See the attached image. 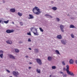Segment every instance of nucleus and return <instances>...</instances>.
I'll list each match as a JSON object with an SVG mask.
<instances>
[{
    "label": "nucleus",
    "instance_id": "12",
    "mask_svg": "<svg viewBox=\"0 0 77 77\" xmlns=\"http://www.w3.org/2000/svg\"><path fill=\"white\" fill-rule=\"evenodd\" d=\"M29 17H28V19H33L34 17H33V15L32 14H29Z\"/></svg>",
    "mask_w": 77,
    "mask_h": 77
},
{
    "label": "nucleus",
    "instance_id": "39",
    "mask_svg": "<svg viewBox=\"0 0 77 77\" xmlns=\"http://www.w3.org/2000/svg\"><path fill=\"white\" fill-rule=\"evenodd\" d=\"M63 71H65V70H66V68L64 67L63 68Z\"/></svg>",
    "mask_w": 77,
    "mask_h": 77
},
{
    "label": "nucleus",
    "instance_id": "23",
    "mask_svg": "<svg viewBox=\"0 0 77 77\" xmlns=\"http://www.w3.org/2000/svg\"><path fill=\"white\" fill-rule=\"evenodd\" d=\"M34 51L36 53H38V50L37 49H34Z\"/></svg>",
    "mask_w": 77,
    "mask_h": 77
},
{
    "label": "nucleus",
    "instance_id": "24",
    "mask_svg": "<svg viewBox=\"0 0 77 77\" xmlns=\"http://www.w3.org/2000/svg\"><path fill=\"white\" fill-rule=\"evenodd\" d=\"M71 37H72V38H74V35L72 33L71 34Z\"/></svg>",
    "mask_w": 77,
    "mask_h": 77
},
{
    "label": "nucleus",
    "instance_id": "21",
    "mask_svg": "<svg viewBox=\"0 0 77 77\" xmlns=\"http://www.w3.org/2000/svg\"><path fill=\"white\" fill-rule=\"evenodd\" d=\"M75 26L74 25H71L70 26V28H75Z\"/></svg>",
    "mask_w": 77,
    "mask_h": 77
},
{
    "label": "nucleus",
    "instance_id": "3",
    "mask_svg": "<svg viewBox=\"0 0 77 77\" xmlns=\"http://www.w3.org/2000/svg\"><path fill=\"white\" fill-rule=\"evenodd\" d=\"M13 74L15 76H18L20 74V73L17 71H14L13 72Z\"/></svg>",
    "mask_w": 77,
    "mask_h": 77
},
{
    "label": "nucleus",
    "instance_id": "17",
    "mask_svg": "<svg viewBox=\"0 0 77 77\" xmlns=\"http://www.w3.org/2000/svg\"><path fill=\"white\" fill-rule=\"evenodd\" d=\"M57 9V7H54L52 8V9L54 11H56Z\"/></svg>",
    "mask_w": 77,
    "mask_h": 77
},
{
    "label": "nucleus",
    "instance_id": "27",
    "mask_svg": "<svg viewBox=\"0 0 77 77\" xmlns=\"http://www.w3.org/2000/svg\"><path fill=\"white\" fill-rule=\"evenodd\" d=\"M39 29L40 30L41 32H44V30L43 29H42L41 28H39Z\"/></svg>",
    "mask_w": 77,
    "mask_h": 77
},
{
    "label": "nucleus",
    "instance_id": "19",
    "mask_svg": "<svg viewBox=\"0 0 77 77\" xmlns=\"http://www.w3.org/2000/svg\"><path fill=\"white\" fill-rule=\"evenodd\" d=\"M14 50H15V51L16 53H19V51H20L19 50L17 49H15Z\"/></svg>",
    "mask_w": 77,
    "mask_h": 77
},
{
    "label": "nucleus",
    "instance_id": "13",
    "mask_svg": "<svg viewBox=\"0 0 77 77\" xmlns=\"http://www.w3.org/2000/svg\"><path fill=\"white\" fill-rule=\"evenodd\" d=\"M55 52L57 54H58V55H60V52H59V51H58V50H56L55 51Z\"/></svg>",
    "mask_w": 77,
    "mask_h": 77
},
{
    "label": "nucleus",
    "instance_id": "28",
    "mask_svg": "<svg viewBox=\"0 0 77 77\" xmlns=\"http://www.w3.org/2000/svg\"><path fill=\"white\" fill-rule=\"evenodd\" d=\"M27 35H29V36H31V32H29L27 33Z\"/></svg>",
    "mask_w": 77,
    "mask_h": 77
},
{
    "label": "nucleus",
    "instance_id": "38",
    "mask_svg": "<svg viewBox=\"0 0 77 77\" xmlns=\"http://www.w3.org/2000/svg\"><path fill=\"white\" fill-rule=\"evenodd\" d=\"M6 70L9 73V72H10V71L9 70Z\"/></svg>",
    "mask_w": 77,
    "mask_h": 77
},
{
    "label": "nucleus",
    "instance_id": "53",
    "mask_svg": "<svg viewBox=\"0 0 77 77\" xmlns=\"http://www.w3.org/2000/svg\"><path fill=\"white\" fill-rule=\"evenodd\" d=\"M2 23V24H3V23Z\"/></svg>",
    "mask_w": 77,
    "mask_h": 77
},
{
    "label": "nucleus",
    "instance_id": "50",
    "mask_svg": "<svg viewBox=\"0 0 77 77\" xmlns=\"http://www.w3.org/2000/svg\"><path fill=\"white\" fill-rule=\"evenodd\" d=\"M67 16H69V14H68Z\"/></svg>",
    "mask_w": 77,
    "mask_h": 77
},
{
    "label": "nucleus",
    "instance_id": "9",
    "mask_svg": "<svg viewBox=\"0 0 77 77\" xmlns=\"http://www.w3.org/2000/svg\"><path fill=\"white\" fill-rule=\"evenodd\" d=\"M6 42L7 43V44H12V42L9 40L6 41Z\"/></svg>",
    "mask_w": 77,
    "mask_h": 77
},
{
    "label": "nucleus",
    "instance_id": "31",
    "mask_svg": "<svg viewBox=\"0 0 77 77\" xmlns=\"http://www.w3.org/2000/svg\"><path fill=\"white\" fill-rule=\"evenodd\" d=\"M66 71L68 73V74H70L71 72L69 71V70H66Z\"/></svg>",
    "mask_w": 77,
    "mask_h": 77
},
{
    "label": "nucleus",
    "instance_id": "18",
    "mask_svg": "<svg viewBox=\"0 0 77 77\" xmlns=\"http://www.w3.org/2000/svg\"><path fill=\"white\" fill-rule=\"evenodd\" d=\"M48 59L49 61H51L52 60V57H48Z\"/></svg>",
    "mask_w": 77,
    "mask_h": 77
},
{
    "label": "nucleus",
    "instance_id": "46",
    "mask_svg": "<svg viewBox=\"0 0 77 77\" xmlns=\"http://www.w3.org/2000/svg\"><path fill=\"white\" fill-rule=\"evenodd\" d=\"M26 57L27 58V57H28V56H26Z\"/></svg>",
    "mask_w": 77,
    "mask_h": 77
},
{
    "label": "nucleus",
    "instance_id": "14",
    "mask_svg": "<svg viewBox=\"0 0 77 77\" xmlns=\"http://www.w3.org/2000/svg\"><path fill=\"white\" fill-rule=\"evenodd\" d=\"M69 63L70 64H72L73 63H74V60L72 59H71L69 61Z\"/></svg>",
    "mask_w": 77,
    "mask_h": 77
},
{
    "label": "nucleus",
    "instance_id": "48",
    "mask_svg": "<svg viewBox=\"0 0 77 77\" xmlns=\"http://www.w3.org/2000/svg\"><path fill=\"white\" fill-rule=\"evenodd\" d=\"M29 64H32V63H31V62H30V63H29Z\"/></svg>",
    "mask_w": 77,
    "mask_h": 77
},
{
    "label": "nucleus",
    "instance_id": "26",
    "mask_svg": "<svg viewBox=\"0 0 77 77\" xmlns=\"http://www.w3.org/2000/svg\"><path fill=\"white\" fill-rule=\"evenodd\" d=\"M66 71L67 70H69V66L68 65H67L66 66Z\"/></svg>",
    "mask_w": 77,
    "mask_h": 77
},
{
    "label": "nucleus",
    "instance_id": "2",
    "mask_svg": "<svg viewBox=\"0 0 77 77\" xmlns=\"http://www.w3.org/2000/svg\"><path fill=\"white\" fill-rule=\"evenodd\" d=\"M31 31L32 32V33L34 34V35L35 36H38L39 35V32H38V28H34L32 27L30 28Z\"/></svg>",
    "mask_w": 77,
    "mask_h": 77
},
{
    "label": "nucleus",
    "instance_id": "43",
    "mask_svg": "<svg viewBox=\"0 0 77 77\" xmlns=\"http://www.w3.org/2000/svg\"><path fill=\"white\" fill-rule=\"evenodd\" d=\"M60 73L61 74H63V72H60Z\"/></svg>",
    "mask_w": 77,
    "mask_h": 77
},
{
    "label": "nucleus",
    "instance_id": "49",
    "mask_svg": "<svg viewBox=\"0 0 77 77\" xmlns=\"http://www.w3.org/2000/svg\"><path fill=\"white\" fill-rule=\"evenodd\" d=\"M49 77H51V75H50L49 76Z\"/></svg>",
    "mask_w": 77,
    "mask_h": 77
},
{
    "label": "nucleus",
    "instance_id": "5",
    "mask_svg": "<svg viewBox=\"0 0 77 77\" xmlns=\"http://www.w3.org/2000/svg\"><path fill=\"white\" fill-rule=\"evenodd\" d=\"M61 42L63 45H66L67 44V41L66 40H62Z\"/></svg>",
    "mask_w": 77,
    "mask_h": 77
},
{
    "label": "nucleus",
    "instance_id": "30",
    "mask_svg": "<svg viewBox=\"0 0 77 77\" xmlns=\"http://www.w3.org/2000/svg\"><path fill=\"white\" fill-rule=\"evenodd\" d=\"M3 54H1L0 55V57L1 58H3Z\"/></svg>",
    "mask_w": 77,
    "mask_h": 77
},
{
    "label": "nucleus",
    "instance_id": "7",
    "mask_svg": "<svg viewBox=\"0 0 77 77\" xmlns=\"http://www.w3.org/2000/svg\"><path fill=\"white\" fill-rule=\"evenodd\" d=\"M64 28V26L62 25H60V29L62 32H64V30L63 28Z\"/></svg>",
    "mask_w": 77,
    "mask_h": 77
},
{
    "label": "nucleus",
    "instance_id": "8",
    "mask_svg": "<svg viewBox=\"0 0 77 77\" xmlns=\"http://www.w3.org/2000/svg\"><path fill=\"white\" fill-rule=\"evenodd\" d=\"M8 57H9L10 58H11V59H15V57L11 54H8Z\"/></svg>",
    "mask_w": 77,
    "mask_h": 77
},
{
    "label": "nucleus",
    "instance_id": "15",
    "mask_svg": "<svg viewBox=\"0 0 77 77\" xmlns=\"http://www.w3.org/2000/svg\"><path fill=\"white\" fill-rule=\"evenodd\" d=\"M45 16H46V17H47L50 18H52V17H51V16H50V15L48 14H46L45 15Z\"/></svg>",
    "mask_w": 77,
    "mask_h": 77
},
{
    "label": "nucleus",
    "instance_id": "4",
    "mask_svg": "<svg viewBox=\"0 0 77 77\" xmlns=\"http://www.w3.org/2000/svg\"><path fill=\"white\" fill-rule=\"evenodd\" d=\"M36 62L39 65H42V61L39 58H37L36 59Z\"/></svg>",
    "mask_w": 77,
    "mask_h": 77
},
{
    "label": "nucleus",
    "instance_id": "37",
    "mask_svg": "<svg viewBox=\"0 0 77 77\" xmlns=\"http://www.w3.org/2000/svg\"><path fill=\"white\" fill-rule=\"evenodd\" d=\"M62 64L63 65H65V63L64 62H62Z\"/></svg>",
    "mask_w": 77,
    "mask_h": 77
},
{
    "label": "nucleus",
    "instance_id": "34",
    "mask_svg": "<svg viewBox=\"0 0 77 77\" xmlns=\"http://www.w3.org/2000/svg\"><path fill=\"white\" fill-rule=\"evenodd\" d=\"M2 20H3V19H0V23H1L3 21Z\"/></svg>",
    "mask_w": 77,
    "mask_h": 77
},
{
    "label": "nucleus",
    "instance_id": "20",
    "mask_svg": "<svg viewBox=\"0 0 77 77\" xmlns=\"http://www.w3.org/2000/svg\"><path fill=\"white\" fill-rule=\"evenodd\" d=\"M17 14L19 16H21L22 15H23V14L22 13H20V12H18L17 13Z\"/></svg>",
    "mask_w": 77,
    "mask_h": 77
},
{
    "label": "nucleus",
    "instance_id": "1",
    "mask_svg": "<svg viewBox=\"0 0 77 77\" xmlns=\"http://www.w3.org/2000/svg\"><path fill=\"white\" fill-rule=\"evenodd\" d=\"M32 11L36 15H39L40 13H41V11H40V10L38 7H35L33 8Z\"/></svg>",
    "mask_w": 77,
    "mask_h": 77
},
{
    "label": "nucleus",
    "instance_id": "29",
    "mask_svg": "<svg viewBox=\"0 0 77 77\" xmlns=\"http://www.w3.org/2000/svg\"><path fill=\"white\" fill-rule=\"evenodd\" d=\"M71 75H72V76H74V75L73 74L72 72H70L69 74Z\"/></svg>",
    "mask_w": 77,
    "mask_h": 77
},
{
    "label": "nucleus",
    "instance_id": "32",
    "mask_svg": "<svg viewBox=\"0 0 77 77\" xmlns=\"http://www.w3.org/2000/svg\"><path fill=\"white\" fill-rule=\"evenodd\" d=\"M56 20L57 21H60V19H59V18H56Z\"/></svg>",
    "mask_w": 77,
    "mask_h": 77
},
{
    "label": "nucleus",
    "instance_id": "52",
    "mask_svg": "<svg viewBox=\"0 0 77 77\" xmlns=\"http://www.w3.org/2000/svg\"><path fill=\"white\" fill-rule=\"evenodd\" d=\"M76 59L77 60V57H76Z\"/></svg>",
    "mask_w": 77,
    "mask_h": 77
},
{
    "label": "nucleus",
    "instance_id": "51",
    "mask_svg": "<svg viewBox=\"0 0 77 77\" xmlns=\"http://www.w3.org/2000/svg\"><path fill=\"white\" fill-rule=\"evenodd\" d=\"M16 77H18V76H16Z\"/></svg>",
    "mask_w": 77,
    "mask_h": 77
},
{
    "label": "nucleus",
    "instance_id": "6",
    "mask_svg": "<svg viewBox=\"0 0 77 77\" xmlns=\"http://www.w3.org/2000/svg\"><path fill=\"white\" fill-rule=\"evenodd\" d=\"M14 32V31L13 29H7L6 31V32L7 33H12Z\"/></svg>",
    "mask_w": 77,
    "mask_h": 77
},
{
    "label": "nucleus",
    "instance_id": "36",
    "mask_svg": "<svg viewBox=\"0 0 77 77\" xmlns=\"http://www.w3.org/2000/svg\"><path fill=\"white\" fill-rule=\"evenodd\" d=\"M28 42H31V39L30 38H28Z\"/></svg>",
    "mask_w": 77,
    "mask_h": 77
},
{
    "label": "nucleus",
    "instance_id": "44",
    "mask_svg": "<svg viewBox=\"0 0 77 77\" xmlns=\"http://www.w3.org/2000/svg\"><path fill=\"white\" fill-rule=\"evenodd\" d=\"M29 50H32V49L30 48H29Z\"/></svg>",
    "mask_w": 77,
    "mask_h": 77
},
{
    "label": "nucleus",
    "instance_id": "10",
    "mask_svg": "<svg viewBox=\"0 0 77 77\" xmlns=\"http://www.w3.org/2000/svg\"><path fill=\"white\" fill-rule=\"evenodd\" d=\"M10 11L11 12L14 13V12H15V8H11L10 9Z\"/></svg>",
    "mask_w": 77,
    "mask_h": 77
},
{
    "label": "nucleus",
    "instance_id": "40",
    "mask_svg": "<svg viewBox=\"0 0 77 77\" xmlns=\"http://www.w3.org/2000/svg\"><path fill=\"white\" fill-rule=\"evenodd\" d=\"M20 25H21V26H22V25H23V23L22 22H20Z\"/></svg>",
    "mask_w": 77,
    "mask_h": 77
},
{
    "label": "nucleus",
    "instance_id": "35",
    "mask_svg": "<svg viewBox=\"0 0 77 77\" xmlns=\"http://www.w3.org/2000/svg\"><path fill=\"white\" fill-rule=\"evenodd\" d=\"M2 53H3V51L2 50L0 51V54H2Z\"/></svg>",
    "mask_w": 77,
    "mask_h": 77
},
{
    "label": "nucleus",
    "instance_id": "16",
    "mask_svg": "<svg viewBox=\"0 0 77 77\" xmlns=\"http://www.w3.org/2000/svg\"><path fill=\"white\" fill-rule=\"evenodd\" d=\"M36 72H37V73L40 74L41 73V70L37 69H36Z\"/></svg>",
    "mask_w": 77,
    "mask_h": 77
},
{
    "label": "nucleus",
    "instance_id": "25",
    "mask_svg": "<svg viewBox=\"0 0 77 77\" xmlns=\"http://www.w3.org/2000/svg\"><path fill=\"white\" fill-rule=\"evenodd\" d=\"M52 68L53 69H55L56 68V67L55 66H53L52 67Z\"/></svg>",
    "mask_w": 77,
    "mask_h": 77
},
{
    "label": "nucleus",
    "instance_id": "47",
    "mask_svg": "<svg viewBox=\"0 0 77 77\" xmlns=\"http://www.w3.org/2000/svg\"><path fill=\"white\" fill-rule=\"evenodd\" d=\"M12 24H14V22H13L12 23Z\"/></svg>",
    "mask_w": 77,
    "mask_h": 77
},
{
    "label": "nucleus",
    "instance_id": "45",
    "mask_svg": "<svg viewBox=\"0 0 77 77\" xmlns=\"http://www.w3.org/2000/svg\"><path fill=\"white\" fill-rule=\"evenodd\" d=\"M75 63H76V64H77V60H75Z\"/></svg>",
    "mask_w": 77,
    "mask_h": 77
},
{
    "label": "nucleus",
    "instance_id": "22",
    "mask_svg": "<svg viewBox=\"0 0 77 77\" xmlns=\"http://www.w3.org/2000/svg\"><path fill=\"white\" fill-rule=\"evenodd\" d=\"M9 20H8L7 21H4V23H5V24H8V23H9Z\"/></svg>",
    "mask_w": 77,
    "mask_h": 77
},
{
    "label": "nucleus",
    "instance_id": "11",
    "mask_svg": "<svg viewBox=\"0 0 77 77\" xmlns=\"http://www.w3.org/2000/svg\"><path fill=\"white\" fill-rule=\"evenodd\" d=\"M57 38L58 39H62V35H57Z\"/></svg>",
    "mask_w": 77,
    "mask_h": 77
},
{
    "label": "nucleus",
    "instance_id": "41",
    "mask_svg": "<svg viewBox=\"0 0 77 77\" xmlns=\"http://www.w3.org/2000/svg\"><path fill=\"white\" fill-rule=\"evenodd\" d=\"M2 2H3V3H5V1L4 0H3L2 1Z\"/></svg>",
    "mask_w": 77,
    "mask_h": 77
},
{
    "label": "nucleus",
    "instance_id": "33",
    "mask_svg": "<svg viewBox=\"0 0 77 77\" xmlns=\"http://www.w3.org/2000/svg\"><path fill=\"white\" fill-rule=\"evenodd\" d=\"M63 77H66V76L67 75H66V74H63Z\"/></svg>",
    "mask_w": 77,
    "mask_h": 77
},
{
    "label": "nucleus",
    "instance_id": "42",
    "mask_svg": "<svg viewBox=\"0 0 77 77\" xmlns=\"http://www.w3.org/2000/svg\"><path fill=\"white\" fill-rule=\"evenodd\" d=\"M31 68H32V67H29V69H31Z\"/></svg>",
    "mask_w": 77,
    "mask_h": 77
}]
</instances>
